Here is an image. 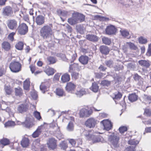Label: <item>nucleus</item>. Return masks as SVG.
<instances>
[{"label": "nucleus", "instance_id": "f257e3e1", "mask_svg": "<svg viewBox=\"0 0 151 151\" xmlns=\"http://www.w3.org/2000/svg\"><path fill=\"white\" fill-rule=\"evenodd\" d=\"M85 19V16L82 14L77 12H73L72 14V17L68 19V23L71 25L84 21Z\"/></svg>", "mask_w": 151, "mask_h": 151}, {"label": "nucleus", "instance_id": "f03ea898", "mask_svg": "<svg viewBox=\"0 0 151 151\" xmlns=\"http://www.w3.org/2000/svg\"><path fill=\"white\" fill-rule=\"evenodd\" d=\"M84 135L86 139L91 141L93 143L99 142H104L105 141L104 139L100 135H92L89 131H85Z\"/></svg>", "mask_w": 151, "mask_h": 151}, {"label": "nucleus", "instance_id": "7ed1b4c3", "mask_svg": "<svg viewBox=\"0 0 151 151\" xmlns=\"http://www.w3.org/2000/svg\"><path fill=\"white\" fill-rule=\"evenodd\" d=\"M52 25H44L40 31V35L44 39L49 38L52 34Z\"/></svg>", "mask_w": 151, "mask_h": 151}, {"label": "nucleus", "instance_id": "20e7f679", "mask_svg": "<svg viewBox=\"0 0 151 151\" xmlns=\"http://www.w3.org/2000/svg\"><path fill=\"white\" fill-rule=\"evenodd\" d=\"M108 141L114 147L119 146V137L117 134L113 133L108 136Z\"/></svg>", "mask_w": 151, "mask_h": 151}, {"label": "nucleus", "instance_id": "39448f33", "mask_svg": "<svg viewBox=\"0 0 151 151\" xmlns=\"http://www.w3.org/2000/svg\"><path fill=\"white\" fill-rule=\"evenodd\" d=\"M9 67L12 72L17 73L20 70L21 66L19 62L14 61L11 63Z\"/></svg>", "mask_w": 151, "mask_h": 151}, {"label": "nucleus", "instance_id": "423d86ee", "mask_svg": "<svg viewBox=\"0 0 151 151\" xmlns=\"http://www.w3.org/2000/svg\"><path fill=\"white\" fill-rule=\"evenodd\" d=\"M92 111L85 108L81 109L79 111V116L81 118H86L89 117L92 113Z\"/></svg>", "mask_w": 151, "mask_h": 151}, {"label": "nucleus", "instance_id": "0eeeda50", "mask_svg": "<svg viewBox=\"0 0 151 151\" xmlns=\"http://www.w3.org/2000/svg\"><path fill=\"white\" fill-rule=\"evenodd\" d=\"M72 11H66L64 10H61L59 9L57 11V13L60 16V18L63 21H64L65 19H63L62 17H67L73 13Z\"/></svg>", "mask_w": 151, "mask_h": 151}, {"label": "nucleus", "instance_id": "6e6552de", "mask_svg": "<svg viewBox=\"0 0 151 151\" xmlns=\"http://www.w3.org/2000/svg\"><path fill=\"white\" fill-rule=\"evenodd\" d=\"M96 124V120L93 118L91 117L88 119L85 122V125L90 128L95 127Z\"/></svg>", "mask_w": 151, "mask_h": 151}, {"label": "nucleus", "instance_id": "1a4fd4ad", "mask_svg": "<svg viewBox=\"0 0 151 151\" xmlns=\"http://www.w3.org/2000/svg\"><path fill=\"white\" fill-rule=\"evenodd\" d=\"M33 119L31 116L27 117L24 122L22 123V124H24V126L27 128L32 127L34 124L33 123Z\"/></svg>", "mask_w": 151, "mask_h": 151}, {"label": "nucleus", "instance_id": "9d476101", "mask_svg": "<svg viewBox=\"0 0 151 151\" xmlns=\"http://www.w3.org/2000/svg\"><path fill=\"white\" fill-rule=\"evenodd\" d=\"M106 33L109 35H115L116 32V29L112 25L107 26L105 30Z\"/></svg>", "mask_w": 151, "mask_h": 151}, {"label": "nucleus", "instance_id": "9b49d317", "mask_svg": "<svg viewBox=\"0 0 151 151\" xmlns=\"http://www.w3.org/2000/svg\"><path fill=\"white\" fill-rule=\"evenodd\" d=\"M101 124L103 125L104 129L107 131L111 129L112 127V124L108 119H105L101 121Z\"/></svg>", "mask_w": 151, "mask_h": 151}, {"label": "nucleus", "instance_id": "f8f14e48", "mask_svg": "<svg viewBox=\"0 0 151 151\" xmlns=\"http://www.w3.org/2000/svg\"><path fill=\"white\" fill-rule=\"evenodd\" d=\"M19 33L21 35H25L28 30V27L24 23H23L20 24L18 27Z\"/></svg>", "mask_w": 151, "mask_h": 151}, {"label": "nucleus", "instance_id": "ddd939ff", "mask_svg": "<svg viewBox=\"0 0 151 151\" xmlns=\"http://www.w3.org/2000/svg\"><path fill=\"white\" fill-rule=\"evenodd\" d=\"M9 28L12 30L15 29L17 26V22L14 19L9 20L7 23Z\"/></svg>", "mask_w": 151, "mask_h": 151}, {"label": "nucleus", "instance_id": "4468645a", "mask_svg": "<svg viewBox=\"0 0 151 151\" xmlns=\"http://www.w3.org/2000/svg\"><path fill=\"white\" fill-rule=\"evenodd\" d=\"M49 86L50 83L48 81L42 83L40 86V89L42 93H44L49 90Z\"/></svg>", "mask_w": 151, "mask_h": 151}, {"label": "nucleus", "instance_id": "2eb2a0df", "mask_svg": "<svg viewBox=\"0 0 151 151\" xmlns=\"http://www.w3.org/2000/svg\"><path fill=\"white\" fill-rule=\"evenodd\" d=\"M47 144L49 148L53 150L56 147V141L53 138L50 139L47 142Z\"/></svg>", "mask_w": 151, "mask_h": 151}, {"label": "nucleus", "instance_id": "dca6fc26", "mask_svg": "<svg viewBox=\"0 0 151 151\" xmlns=\"http://www.w3.org/2000/svg\"><path fill=\"white\" fill-rule=\"evenodd\" d=\"M76 87L75 85L72 82H70L67 83L65 87V89L67 91L73 93Z\"/></svg>", "mask_w": 151, "mask_h": 151}, {"label": "nucleus", "instance_id": "f3484780", "mask_svg": "<svg viewBox=\"0 0 151 151\" xmlns=\"http://www.w3.org/2000/svg\"><path fill=\"white\" fill-rule=\"evenodd\" d=\"M44 128V127L43 126L39 127L32 134V137L34 138L38 137L41 133Z\"/></svg>", "mask_w": 151, "mask_h": 151}, {"label": "nucleus", "instance_id": "a211bd4d", "mask_svg": "<svg viewBox=\"0 0 151 151\" xmlns=\"http://www.w3.org/2000/svg\"><path fill=\"white\" fill-rule=\"evenodd\" d=\"M81 69V67L78 64L74 63L70 65L68 71L69 73H72L73 71L75 70L80 71Z\"/></svg>", "mask_w": 151, "mask_h": 151}, {"label": "nucleus", "instance_id": "6ab92c4d", "mask_svg": "<svg viewBox=\"0 0 151 151\" xmlns=\"http://www.w3.org/2000/svg\"><path fill=\"white\" fill-rule=\"evenodd\" d=\"M13 11L12 8L9 6H6L3 9V14L6 16H9L12 15Z\"/></svg>", "mask_w": 151, "mask_h": 151}, {"label": "nucleus", "instance_id": "aec40b11", "mask_svg": "<svg viewBox=\"0 0 151 151\" xmlns=\"http://www.w3.org/2000/svg\"><path fill=\"white\" fill-rule=\"evenodd\" d=\"M37 24L39 26L42 25L45 22V17L42 15H39L35 19Z\"/></svg>", "mask_w": 151, "mask_h": 151}, {"label": "nucleus", "instance_id": "412c9836", "mask_svg": "<svg viewBox=\"0 0 151 151\" xmlns=\"http://www.w3.org/2000/svg\"><path fill=\"white\" fill-rule=\"evenodd\" d=\"M28 107L26 104H21L18 106L17 110L18 112L22 113L27 111Z\"/></svg>", "mask_w": 151, "mask_h": 151}, {"label": "nucleus", "instance_id": "4be33fe9", "mask_svg": "<svg viewBox=\"0 0 151 151\" xmlns=\"http://www.w3.org/2000/svg\"><path fill=\"white\" fill-rule=\"evenodd\" d=\"M138 63L141 66L146 68L149 67L150 65V61L148 60H141L138 61Z\"/></svg>", "mask_w": 151, "mask_h": 151}, {"label": "nucleus", "instance_id": "5701e85b", "mask_svg": "<svg viewBox=\"0 0 151 151\" xmlns=\"http://www.w3.org/2000/svg\"><path fill=\"white\" fill-rule=\"evenodd\" d=\"M73 93L75 94L78 97H81L84 95L86 94V92L85 89L82 88L79 90H77L74 91Z\"/></svg>", "mask_w": 151, "mask_h": 151}, {"label": "nucleus", "instance_id": "b1692460", "mask_svg": "<svg viewBox=\"0 0 151 151\" xmlns=\"http://www.w3.org/2000/svg\"><path fill=\"white\" fill-rule=\"evenodd\" d=\"M86 38L88 40L93 42H96L98 40L97 36L94 35H86Z\"/></svg>", "mask_w": 151, "mask_h": 151}, {"label": "nucleus", "instance_id": "393cba45", "mask_svg": "<svg viewBox=\"0 0 151 151\" xmlns=\"http://www.w3.org/2000/svg\"><path fill=\"white\" fill-rule=\"evenodd\" d=\"M21 143L23 147H27L29 145V141L28 138L23 137Z\"/></svg>", "mask_w": 151, "mask_h": 151}, {"label": "nucleus", "instance_id": "a878e982", "mask_svg": "<svg viewBox=\"0 0 151 151\" xmlns=\"http://www.w3.org/2000/svg\"><path fill=\"white\" fill-rule=\"evenodd\" d=\"M79 61L83 64H86L88 60V58L86 56H82L79 58Z\"/></svg>", "mask_w": 151, "mask_h": 151}, {"label": "nucleus", "instance_id": "bb28decb", "mask_svg": "<svg viewBox=\"0 0 151 151\" xmlns=\"http://www.w3.org/2000/svg\"><path fill=\"white\" fill-rule=\"evenodd\" d=\"M100 50L102 53L105 55L108 54L109 51L108 47L104 45L100 47Z\"/></svg>", "mask_w": 151, "mask_h": 151}, {"label": "nucleus", "instance_id": "cd10ccee", "mask_svg": "<svg viewBox=\"0 0 151 151\" xmlns=\"http://www.w3.org/2000/svg\"><path fill=\"white\" fill-rule=\"evenodd\" d=\"M133 78L136 81H138V84L139 85H142L143 83V79L141 77L138 75L137 74L134 75Z\"/></svg>", "mask_w": 151, "mask_h": 151}, {"label": "nucleus", "instance_id": "c85d7f7f", "mask_svg": "<svg viewBox=\"0 0 151 151\" xmlns=\"http://www.w3.org/2000/svg\"><path fill=\"white\" fill-rule=\"evenodd\" d=\"M133 3V1L131 0H126V1L121 3V4L126 8H129L131 5V4Z\"/></svg>", "mask_w": 151, "mask_h": 151}, {"label": "nucleus", "instance_id": "c756f323", "mask_svg": "<svg viewBox=\"0 0 151 151\" xmlns=\"http://www.w3.org/2000/svg\"><path fill=\"white\" fill-rule=\"evenodd\" d=\"M47 62L49 64H53L55 63L57 60L55 57L52 56H49L47 58Z\"/></svg>", "mask_w": 151, "mask_h": 151}, {"label": "nucleus", "instance_id": "7c9ffc66", "mask_svg": "<svg viewBox=\"0 0 151 151\" xmlns=\"http://www.w3.org/2000/svg\"><path fill=\"white\" fill-rule=\"evenodd\" d=\"M61 79L63 83L68 82L70 80V75L67 73H65L62 76Z\"/></svg>", "mask_w": 151, "mask_h": 151}, {"label": "nucleus", "instance_id": "2f4dec72", "mask_svg": "<svg viewBox=\"0 0 151 151\" xmlns=\"http://www.w3.org/2000/svg\"><path fill=\"white\" fill-rule=\"evenodd\" d=\"M15 95L17 96H21L23 95V92L22 89L19 87L15 88Z\"/></svg>", "mask_w": 151, "mask_h": 151}, {"label": "nucleus", "instance_id": "473e14b6", "mask_svg": "<svg viewBox=\"0 0 151 151\" xmlns=\"http://www.w3.org/2000/svg\"><path fill=\"white\" fill-rule=\"evenodd\" d=\"M2 47L5 50L8 51L10 49L11 46L9 42H4L2 43Z\"/></svg>", "mask_w": 151, "mask_h": 151}, {"label": "nucleus", "instance_id": "72a5a7b5", "mask_svg": "<svg viewBox=\"0 0 151 151\" xmlns=\"http://www.w3.org/2000/svg\"><path fill=\"white\" fill-rule=\"evenodd\" d=\"M30 82L29 79H26L24 82L23 87L24 89L28 90L29 89L30 86Z\"/></svg>", "mask_w": 151, "mask_h": 151}, {"label": "nucleus", "instance_id": "f704fd0d", "mask_svg": "<svg viewBox=\"0 0 151 151\" xmlns=\"http://www.w3.org/2000/svg\"><path fill=\"white\" fill-rule=\"evenodd\" d=\"M74 125L72 122H69L66 127L67 130L69 132L72 131L73 130Z\"/></svg>", "mask_w": 151, "mask_h": 151}, {"label": "nucleus", "instance_id": "c9c22d12", "mask_svg": "<svg viewBox=\"0 0 151 151\" xmlns=\"http://www.w3.org/2000/svg\"><path fill=\"white\" fill-rule=\"evenodd\" d=\"M46 73L48 76L52 75L55 73V70L53 68L49 67L45 71Z\"/></svg>", "mask_w": 151, "mask_h": 151}, {"label": "nucleus", "instance_id": "e433bc0d", "mask_svg": "<svg viewBox=\"0 0 151 151\" xmlns=\"http://www.w3.org/2000/svg\"><path fill=\"white\" fill-rule=\"evenodd\" d=\"M137 96L135 94H132L130 95L128 99L130 101L132 102L136 101L137 100Z\"/></svg>", "mask_w": 151, "mask_h": 151}, {"label": "nucleus", "instance_id": "4c0bfd02", "mask_svg": "<svg viewBox=\"0 0 151 151\" xmlns=\"http://www.w3.org/2000/svg\"><path fill=\"white\" fill-rule=\"evenodd\" d=\"M120 32L122 36L128 37L129 33L128 31L124 29H121L120 31Z\"/></svg>", "mask_w": 151, "mask_h": 151}, {"label": "nucleus", "instance_id": "58836bf2", "mask_svg": "<svg viewBox=\"0 0 151 151\" xmlns=\"http://www.w3.org/2000/svg\"><path fill=\"white\" fill-rule=\"evenodd\" d=\"M55 93L57 95L59 96H62L64 95V93L63 90L60 88H57Z\"/></svg>", "mask_w": 151, "mask_h": 151}, {"label": "nucleus", "instance_id": "ea45409f", "mask_svg": "<svg viewBox=\"0 0 151 151\" xmlns=\"http://www.w3.org/2000/svg\"><path fill=\"white\" fill-rule=\"evenodd\" d=\"M122 95L119 92L115 93L114 94V96H113V99L116 102V100H118L120 99L122 97Z\"/></svg>", "mask_w": 151, "mask_h": 151}, {"label": "nucleus", "instance_id": "a19ab883", "mask_svg": "<svg viewBox=\"0 0 151 151\" xmlns=\"http://www.w3.org/2000/svg\"><path fill=\"white\" fill-rule=\"evenodd\" d=\"M55 135L56 137L59 140H60L64 138V136L60 131V129L59 128L56 132Z\"/></svg>", "mask_w": 151, "mask_h": 151}, {"label": "nucleus", "instance_id": "79ce46f5", "mask_svg": "<svg viewBox=\"0 0 151 151\" xmlns=\"http://www.w3.org/2000/svg\"><path fill=\"white\" fill-rule=\"evenodd\" d=\"M103 43L107 45H109L111 43V40L110 39L106 37H104L102 38Z\"/></svg>", "mask_w": 151, "mask_h": 151}, {"label": "nucleus", "instance_id": "37998d69", "mask_svg": "<svg viewBox=\"0 0 151 151\" xmlns=\"http://www.w3.org/2000/svg\"><path fill=\"white\" fill-rule=\"evenodd\" d=\"M91 89L93 92H96L98 90L99 86L97 84L95 83H93L92 84V85L91 88Z\"/></svg>", "mask_w": 151, "mask_h": 151}, {"label": "nucleus", "instance_id": "c03bdc74", "mask_svg": "<svg viewBox=\"0 0 151 151\" xmlns=\"http://www.w3.org/2000/svg\"><path fill=\"white\" fill-rule=\"evenodd\" d=\"M15 125V122L12 121H9L4 124V126L5 127H13Z\"/></svg>", "mask_w": 151, "mask_h": 151}, {"label": "nucleus", "instance_id": "a18cd8bd", "mask_svg": "<svg viewBox=\"0 0 151 151\" xmlns=\"http://www.w3.org/2000/svg\"><path fill=\"white\" fill-rule=\"evenodd\" d=\"M138 41L140 43L142 44H145L147 42V39L143 37H139Z\"/></svg>", "mask_w": 151, "mask_h": 151}, {"label": "nucleus", "instance_id": "49530a36", "mask_svg": "<svg viewBox=\"0 0 151 151\" xmlns=\"http://www.w3.org/2000/svg\"><path fill=\"white\" fill-rule=\"evenodd\" d=\"M23 43L22 42H19L15 45L16 48L18 50H21L23 47Z\"/></svg>", "mask_w": 151, "mask_h": 151}, {"label": "nucleus", "instance_id": "de8ad7c7", "mask_svg": "<svg viewBox=\"0 0 151 151\" xmlns=\"http://www.w3.org/2000/svg\"><path fill=\"white\" fill-rule=\"evenodd\" d=\"M127 45L132 50H136L137 49V47L134 43L131 42H128L127 43Z\"/></svg>", "mask_w": 151, "mask_h": 151}, {"label": "nucleus", "instance_id": "09e8293b", "mask_svg": "<svg viewBox=\"0 0 151 151\" xmlns=\"http://www.w3.org/2000/svg\"><path fill=\"white\" fill-rule=\"evenodd\" d=\"M0 143L4 145H6L9 144V141L6 138H4L0 141Z\"/></svg>", "mask_w": 151, "mask_h": 151}, {"label": "nucleus", "instance_id": "8fccbe9b", "mask_svg": "<svg viewBox=\"0 0 151 151\" xmlns=\"http://www.w3.org/2000/svg\"><path fill=\"white\" fill-rule=\"evenodd\" d=\"M105 63L106 65L109 68H112L113 66L114 63L112 60L106 61Z\"/></svg>", "mask_w": 151, "mask_h": 151}, {"label": "nucleus", "instance_id": "3c124183", "mask_svg": "<svg viewBox=\"0 0 151 151\" xmlns=\"http://www.w3.org/2000/svg\"><path fill=\"white\" fill-rule=\"evenodd\" d=\"M78 31L81 34H83L84 32V28L81 26H78L76 27Z\"/></svg>", "mask_w": 151, "mask_h": 151}, {"label": "nucleus", "instance_id": "603ef678", "mask_svg": "<svg viewBox=\"0 0 151 151\" xmlns=\"http://www.w3.org/2000/svg\"><path fill=\"white\" fill-rule=\"evenodd\" d=\"M139 142L137 140H135L134 139H131L128 141V144L132 145H136L139 143Z\"/></svg>", "mask_w": 151, "mask_h": 151}, {"label": "nucleus", "instance_id": "864d4df0", "mask_svg": "<svg viewBox=\"0 0 151 151\" xmlns=\"http://www.w3.org/2000/svg\"><path fill=\"white\" fill-rule=\"evenodd\" d=\"M34 115L35 117L38 120H39L41 119V117L40 115V113L37 111H35L34 112Z\"/></svg>", "mask_w": 151, "mask_h": 151}, {"label": "nucleus", "instance_id": "5fc2aeb1", "mask_svg": "<svg viewBox=\"0 0 151 151\" xmlns=\"http://www.w3.org/2000/svg\"><path fill=\"white\" fill-rule=\"evenodd\" d=\"M60 146L63 149H65L68 147L67 144L66 142L65 141L62 142L60 144Z\"/></svg>", "mask_w": 151, "mask_h": 151}, {"label": "nucleus", "instance_id": "6e6d98bb", "mask_svg": "<svg viewBox=\"0 0 151 151\" xmlns=\"http://www.w3.org/2000/svg\"><path fill=\"white\" fill-rule=\"evenodd\" d=\"M30 94L32 98L34 99H36L37 97V92L34 91H32Z\"/></svg>", "mask_w": 151, "mask_h": 151}, {"label": "nucleus", "instance_id": "4d7b16f0", "mask_svg": "<svg viewBox=\"0 0 151 151\" xmlns=\"http://www.w3.org/2000/svg\"><path fill=\"white\" fill-rule=\"evenodd\" d=\"M4 89L7 94L10 95L11 94L12 91L10 87L5 86V87Z\"/></svg>", "mask_w": 151, "mask_h": 151}, {"label": "nucleus", "instance_id": "13d9d810", "mask_svg": "<svg viewBox=\"0 0 151 151\" xmlns=\"http://www.w3.org/2000/svg\"><path fill=\"white\" fill-rule=\"evenodd\" d=\"M127 130V127L125 126H122L120 127L119 129V132L121 133H123Z\"/></svg>", "mask_w": 151, "mask_h": 151}, {"label": "nucleus", "instance_id": "bf43d9fd", "mask_svg": "<svg viewBox=\"0 0 151 151\" xmlns=\"http://www.w3.org/2000/svg\"><path fill=\"white\" fill-rule=\"evenodd\" d=\"M15 34V32H12L10 33L8 36V39L11 41L14 40V36Z\"/></svg>", "mask_w": 151, "mask_h": 151}, {"label": "nucleus", "instance_id": "052dcab7", "mask_svg": "<svg viewBox=\"0 0 151 151\" xmlns=\"http://www.w3.org/2000/svg\"><path fill=\"white\" fill-rule=\"evenodd\" d=\"M2 110H5L9 113V115H12L13 114V112L12 111L11 109L8 107H7L6 109L2 108Z\"/></svg>", "mask_w": 151, "mask_h": 151}, {"label": "nucleus", "instance_id": "680f3d73", "mask_svg": "<svg viewBox=\"0 0 151 151\" xmlns=\"http://www.w3.org/2000/svg\"><path fill=\"white\" fill-rule=\"evenodd\" d=\"M6 72V70L3 67L0 68V77L4 74Z\"/></svg>", "mask_w": 151, "mask_h": 151}, {"label": "nucleus", "instance_id": "e2e57ef3", "mask_svg": "<svg viewBox=\"0 0 151 151\" xmlns=\"http://www.w3.org/2000/svg\"><path fill=\"white\" fill-rule=\"evenodd\" d=\"M69 143L73 147L75 146L76 141L73 139H70L68 140Z\"/></svg>", "mask_w": 151, "mask_h": 151}, {"label": "nucleus", "instance_id": "0e129e2a", "mask_svg": "<svg viewBox=\"0 0 151 151\" xmlns=\"http://www.w3.org/2000/svg\"><path fill=\"white\" fill-rule=\"evenodd\" d=\"M146 54L148 56H151V44H149L148 45V48Z\"/></svg>", "mask_w": 151, "mask_h": 151}, {"label": "nucleus", "instance_id": "69168bd1", "mask_svg": "<svg viewBox=\"0 0 151 151\" xmlns=\"http://www.w3.org/2000/svg\"><path fill=\"white\" fill-rule=\"evenodd\" d=\"M144 113L147 116H151V110L148 109H146Z\"/></svg>", "mask_w": 151, "mask_h": 151}, {"label": "nucleus", "instance_id": "338daca9", "mask_svg": "<svg viewBox=\"0 0 151 151\" xmlns=\"http://www.w3.org/2000/svg\"><path fill=\"white\" fill-rule=\"evenodd\" d=\"M79 73L75 72H72L71 76L72 77L75 79H77L79 77Z\"/></svg>", "mask_w": 151, "mask_h": 151}, {"label": "nucleus", "instance_id": "774afa93", "mask_svg": "<svg viewBox=\"0 0 151 151\" xmlns=\"http://www.w3.org/2000/svg\"><path fill=\"white\" fill-rule=\"evenodd\" d=\"M135 147L129 146L126 148V151H134L135 150Z\"/></svg>", "mask_w": 151, "mask_h": 151}]
</instances>
